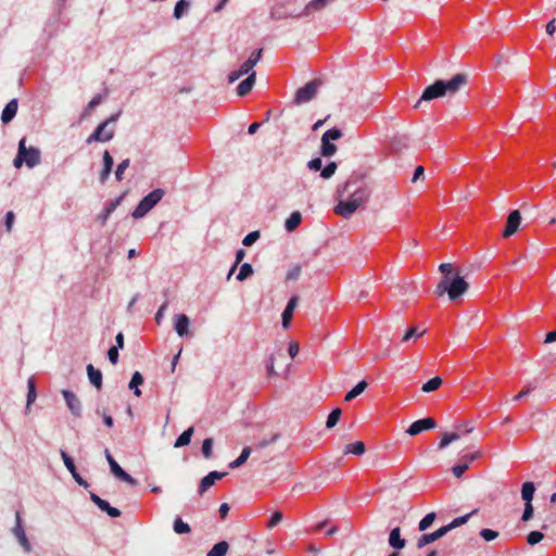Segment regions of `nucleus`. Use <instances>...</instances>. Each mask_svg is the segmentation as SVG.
<instances>
[{
    "instance_id": "1",
    "label": "nucleus",
    "mask_w": 556,
    "mask_h": 556,
    "mask_svg": "<svg viewBox=\"0 0 556 556\" xmlns=\"http://www.w3.org/2000/svg\"><path fill=\"white\" fill-rule=\"evenodd\" d=\"M468 289L469 283L457 273L453 276H443L437 286L435 293L440 296L446 293L450 301L456 302Z\"/></svg>"
},
{
    "instance_id": "63",
    "label": "nucleus",
    "mask_w": 556,
    "mask_h": 556,
    "mask_svg": "<svg viewBox=\"0 0 556 556\" xmlns=\"http://www.w3.org/2000/svg\"><path fill=\"white\" fill-rule=\"evenodd\" d=\"M239 71L241 72L242 75H248V76L252 72H255L254 67L252 66V64L248 60L240 66Z\"/></svg>"
},
{
    "instance_id": "7",
    "label": "nucleus",
    "mask_w": 556,
    "mask_h": 556,
    "mask_svg": "<svg viewBox=\"0 0 556 556\" xmlns=\"http://www.w3.org/2000/svg\"><path fill=\"white\" fill-rule=\"evenodd\" d=\"M441 83V87L444 96H454L463 87H465L468 83V75L464 73H458L454 75L451 79L444 80L439 79Z\"/></svg>"
},
{
    "instance_id": "2",
    "label": "nucleus",
    "mask_w": 556,
    "mask_h": 556,
    "mask_svg": "<svg viewBox=\"0 0 556 556\" xmlns=\"http://www.w3.org/2000/svg\"><path fill=\"white\" fill-rule=\"evenodd\" d=\"M369 192L366 188H358L355 190L348 200H341L334 207L336 214L349 218L357 208L366 202Z\"/></svg>"
},
{
    "instance_id": "49",
    "label": "nucleus",
    "mask_w": 556,
    "mask_h": 556,
    "mask_svg": "<svg viewBox=\"0 0 556 556\" xmlns=\"http://www.w3.org/2000/svg\"><path fill=\"white\" fill-rule=\"evenodd\" d=\"M102 101V96L101 94H97L92 98V100L88 103L85 112H84V115L87 116L90 114V112L97 108Z\"/></svg>"
},
{
    "instance_id": "17",
    "label": "nucleus",
    "mask_w": 556,
    "mask_h": 556,
    "mask_svg": "<svg viewBox=\"0 0 556 556\" xmlns=\"http://www.w3.org/2000/svg\"><path fill=\"white\" fill-rule=\"evenodd\" d=\"M299 299L298 296H292L288 303L286 308L282 312L281 315V324L285 329H288L292 319L293 312L295 307L298 306Z\"/></svg>"
},
{
    "instance_id": "46",
    "label": "nucleus",
    "mask_w": 556,
    "mask_h": 556,
    "mask_svg": "<svg viewBox=\"0 0 556 556\" xmlns=\"http://www.w3.org/2000/svg\"><path fill=\"white\" fill-rule=\"evenodd\" d=\"M544 538V534L540 531H531L527 536V542L529 545H535L540 543Z\"/></svg>"
},
{
    "instance_id": "24",
    "label": "nucleus",
    "mask_w": 556,
    "mask_h": 556,
    "mask_svg": "<svg viewBox=\"0 0 556 556\" xmlns=\"http://www.w3.org/2000/svg\"><path fill=\"white\" fill-rule=\"evenodd\" d=\"M27 397H26V407L25 413H28L30 410L31 404L37 399V391H36V383L34 377L28 378L27 380Z\"/></svg>"
},
{
    "instance_id": "16",
    "label": "nucleus",
    "mask_w": 556,
    "mask_h": 556,
    "mask_svg": "<svg viewBox=\"0 0 556 556\" xmlns=\"http://www.w3.org/2000/svg\"><path fill=\"white\" fill-rule=\"evenodd\" d=\"M90 500L98 506L99 509L105 511L110 517L116 518L121 516V510L112 507L109 502L102 500L96 493H90Z\"/></svg>"
},
{
    "instance_id": "14",
    "label": "nucleus",
    "mask_w": 556,
    "mask_h": 556,
    "mask_svg": "<svg viewBox=\"0 0 556 556\" xmlns=\"http://www.w3.org/2000/svg\"><path fill=\"white\" fill-rule=\"evenodd\" d=\"M447 530L445 528V526L439 528L438 530H435L434 532H431V533H425L422 535H420L416 542V546L417 548L421 549L424 548L425 546L438 541L439 539L443 538L445 534H447Z\"/></svg>"
},
{
    "instance_id": "62",
    "label": "nucleus",
    "mask_w": 556,
    "mask_h": 556,
    "mask_svg": "<svg viewBox=\"0 0 556 556\" xmlns=\"http://www.w3.org/2000/svg\"><path fill=\"white\" fill-rule=\"evenodd\" d=\"M481 457V452H475V453H471V454H466L462 457V460L464 463H468V465L477 459H479Z\"/></svg>"
},
{
    "instance_id": "47",
    "label": "nucleus",
    "mask_w": 556,
    "mask_h": 556,
    "mask_svg": "<svg viewBox=\"0 0 556 556\" xmlns=\"http://www.w3.org/2000/svg\"><path fill=\"white\" fill-rule=\"evenodd\" d=\"M258 238H260V231H257V230L251 231L243 238L242 244L244 247H251L253 243H255L258 240Z\"/></svg>"
},
{
    "instance_id": "12",
    "label": "nucleus",
    "mask_w": 556,
    "mask_h": 556,
    "mask_svg": "<svg viewBox=\"0 0 556 556\" xmlns=\"http://www.w3.org/2000/svg\"><path fill=\"white\" fill-rule=\"evenodd\" d=\"M62 395L65 400L66 406L71 414L75 417H80L83 412V406L80 400L77 395L70 390H62Z\"/></svg>"
},
{
    "instance_id": "37",
    "label": "nucleus",
    "mask_w": 556,
    "mask_h": 556,
    "mask_svg": "<svg viewBox=\"0 0 556 556\" xmlns=\"http://www.w3.org/2000/svg\"><path fill=\"white\" fill-rule=\"evenodd\" d=\"M441 384H442V379L437 376V377H433L430 380H428L426 383H424L421 387V390L425 393H430V392L439 389Z\"/></svg>"
},
{
    "instance_id": "10",
    "label": "nucleus",
    "mask_w": 556,
    "mask_h": 556,
    "mask_svg": "<svg viewBox=\"0 0 556 556\" xmlns=\"http://www.w3.org/2000/svg\"><path fill=\"white\" fill-rule=\"evenodd\" d=\"M318 85L319 84L317 80H312L302 88L298 89L294 97V102L296 104H302L311 101L317 92Z\"/></svg>"
},
{
    "instance_id": "53",
    "label": "nucleus",
    "mask_w": 556,
    "mask_h": 556,
    "mask_svg": "<svg viewBox=\"0 0 556 556\" xmlns=\"http://www.w3.org/2000/svg\"><path fill=\"white\" fill-rule=\"evenodd\" d=\"M468 468H469L468 467V463H464L463 462L460 464L455 465L452 468V471H453L455 477L460 478Z\"/></svg>"
},
{
    "instance_id": "22",
    "label": "nucleus",
    "mask_w": 556,
    "mask_h": 556,
    "mask_svg": "<svg viewBox=\"0 0 556 556\" xmlns=\"http://www.w3.org/2000/svg\"><path fill=\"white\" fill-rule=\"evenodd\" d=\"M17 108L18 103L16 99H12L7 103L1 114V121L3 124L10 123L15 117Z\"/></svg>"
},
{
    "instance_id": "18",
    "label": "nucleus",
    "mask_w": 556,
    "mask_h": 556,
    "mask_svg": "<svg viewBox=\"0 0 556 556\" xmlns=\"http://www.w3.org/2000/svg\"><path fill=\"white\" fill-rule=\"evenodd\" d=\"M190 319L185 314H178L175 316V331L182 338L189 334Z\"/></svg>"
},
{
    "instance_id": "52",
    "label": "nucleus",
    "mask_w": 556,
    "mask_h": 556,
    "mask_svg": "<svg viewBox=\"0 0 556 556\" xmlns=\"http://www.w3.org/2000/svg\"><path fill=\"white\" fill-rule=\"evenodd\" d=\"M245 256V251L243 249H239L236 253V261L235 264L231 266L228 278L232 275V273L236 270L237 266L241 263L243 257Z\"/></svg>"
},
{
    "instance_id": "21",
    "label": "nucleus",
    "mask_w": 556,
    "mask_h": 556,
    "mask_svg": "<svg viewBox=\"0 0 556 556\" xmlns=\"http://www.w3.org/2000/svg\"><path fill=\"white\" fill-rule=\"evenodd\" d=\"M256 80V72H252L245 79H243L237 87V94L244 97L251 92Z\"/></svg>"
},
{
    "instance_id": "42",
    "label": "nucleus",
    "mask_w": 556,
    "mask_h": 556,
    "mask_svg": "<svg viewBox=\"0 0 556 556\" xmlns=\"http://www.w3.org/2000/svg\"><path fill=\"white\" fill-rule=\"evenodd\" d=\"M253 274V267L249 263H243L240 267L239 274L237 275V279L239 281H243L249 278Z\"/></svg>"
},
{
    "instance_id": "54",
    "label": "nucleus",
    "mask_w": 556,
    "mask_h": 556,
    "mask_svg": "<svg viewBox=\"0 0 556 556\" xmlns=\"http://www.w3.org/2000/svg\"><path fill=\"white\" fill-rule=\"evenodd\" d=\"M282 518H283L282 513L275 511L271 515V517H270V519H269V521L267 523V528L271 529V528L276 527L282 520Z\"/></svg>"
},
{
    "instance_id": "34",
    "label": "nucleus",
    "mask_w": 556,
    "mask_h": 556,
    "mask_svg": "<svg viewBox=\"0 0 556 556\" xmlns=\"http://www.w3.org/2000/svg\"><path fill=\"white\" fill-rule=\"evenodd\" d=\"M366 447L362 441H356L354 443L345 445V454H353L356 456H361L365 453Z\"/></svg>"
},
{
    "instance_id": "51",
    "label": "nucleus",
    "mask_w": 556,
    "mask_h": 556,
    "mask_svg": "<svg viewBox=\"0 0 556 556\" xmlns=\"http://www.w3.org/2000/svg\"><path fill=\"white\" fill-rule=\"evenodd\" d=\"M214 483H215V482H214L211 478H208V476H205V477L201 480V482H200V486H199V494H200V495H203V494H204V492H205L208 488H211Z\"/></svg>"
},
{
    "instance_id": "15",
    "label": "nucleus",
    "mask_w": 556,
    "mask_h": 556,
    "mask_svg": "<svg viewBox=\"0 0 556 556\" xmlns=\"http://www.w3.org/2000/svg\"><path fill=\"white\" fill-rule=\"evenodd\" d=\"M521 223V214L518 210H514L507 217L506 227L503 231V237L508 238L517 232Z\"/></svg>"
},
{
    "instance_id": "28",
    "label": "nucleus",
    "mask_w": 556,
    "mask_h": 556,
    "mask_svg": "<svg viewBox=\"0 0 556 556\" xmlns=\"http://www.w3.org/2000/svg\"><path fill=\"white\" fill-rule=\"evenodd\" d=\"M368 383L365 380L359 381L352 390H350L346 394L344 400L346 402H350L361 395L365 389L367 388Z\"/></svg>"
},
{
    "instance_id": "35",
    "label": "nucleus",
    "mask_w": 556,
    "mask_h": 556,
    "mask_svg": "<svg viewBox=\"0 0 556 556\" xmlns=\"http://www.w3.org/2000/svg\"><path fill=\"white\" fill-rule=\"evenodd\" d=\"M251 455V447L247 446L241 451V454L237 459L229 464L230 469H236L242 466Z\"/></svg>"
},
{
    "instance_id": "25",
    "label": "nucleus",
    "mask_w": 556,
    "mask_h": 556,
    "mask_svg": "<svg viewBox=\"0 0 556 556\" xmlns=\"http://www.w3.org/2000/svg\"><path fill=\"white\" fill-rule=\"evenodd\" d=\"M87 375L90 383L100 390L102 387V372L89 364L87 365Z\"/></svg>"
},
{
    "instance_id": "45",
    "label": "nucleus",
    "mask_w": 556,
    "mask_h": 556,
    "mask_svg": "<svg viewBox=\"0 0 556 556\" xmlns=\"http://www.w3.org/2000/svg\"><path fill=\"white\" fill-rule=\"evenodd\" d=\"M60 454H61L62 460H63L66 469L70 472L77 470L73 458L65 451L61 450Z\"/></svg>"
},
{
    "instance_id": "61",
    "label": "nucleus",
    "mask_w": 556,
    "mask_h": 556,
    "mask_svg": "<svg viewBox=\"0 0 556 556\" xmlns=\"http://www.w3.org/2000/svg\"><path fill=\"white\" fill-rule=\"evenodd\" d=\"M73 479L83 488L87 489L89 483L78 473L77 470L71 472Z\"/></svg>"
},
{
    "instance_id": "59",
    "label": "nucleus",
    "mask_w": 556,
    "mask_h": 556,
    "mask_svg": "<svg viewBox=\"0 0 556 556\" xmlns=\"http://www.w3.org/2000/svg\"><path fill=\"white\" fill-rule=\"evenodd\" d=\"M262 53H263V49H256L251 53L248 61L252 64L253 67L260 62V60L262 58Z\"/></svg>"
},
{
    "instance_id": "41",
    "label": "nucleus",
    "mask_w": 556,
    "mask_h": 556,
    "mask_svg": "<svg viewBox=\"0 0 556 556\" xmlns=\"http://www.w3.org/2000/svg\"><path fill=\"white\" fill-rule=\"evenodd\" d=\"M340 417H341L340 408H334L333 410H331V413L327 417L326 427L328 429L333 428L338 424Z\"/></svg>"
},
{
    "instance_id": "20",
    "label": "nucleus",
    "mask_w": 556,
    "mask_h": 556,
    "mask_svg": "<svg viewBox=\"0 0 556 556\" xmlns=\"http://www.w3.org/2000/svg\"><path fill=\"white\" fill-rule=\"evenodd\" d=\"M113 165H114V160H113L112 155L110 154V152L108 150H105L103 153V168L100 172V176H99L101 184H105L106 180L109 179L112 168H113Z\"/></svg>"
},
{
    "instance_id": "58",
    "label": "nucleus",
    "mask_w": 556,
    "mask_h": 556,
    "mask_svg": "<svg viewBox=\"0 0 556 556\" xmlns=\"http://www.w3.org/2000/svg\"><path fill=\"white\" fill-rule=\"evenodd\" d=\"M279 439V434L275 433L269 439H263L257 443L258 448H265L268 445L275 443Z\"/></svg>"
},
{
    "instance_id": "56",
    "label": "nucleus",
    "mask_w": 556,
    "mask_h": 556,
    "mask_svg": "<svg viewBox=\"0 0 556 556\" xmlns=\"http://www.w3.org/2000/svg\"><path fill=\"white\" fill-rule=\"evenodd\" d=\"M533 506L531 503H526L525 504V509H523V514L521 516V520L522 521H528L530 520L532 517H533Z\"/></svg>"
},
{
    "instance_id": "50",
    "label": "nucleus",
    "mask_w": 556,
    "mask_h": 556,
    "mask_svg": "<svg viewBox=\"0 0 556 556\" xmlns=\"http://www.w3.org/2000/svg\"><path fill=\"white\" fill-rule=\"evenodd\" d=\"M480 536L486 542L493 541L498 536V532L492 529H482L480 531Z\"/></svg>"
},
{
    "instance_id": "3",
    "label": "nucleus",
    "mask_w": 556,
    "mask_h": 556,
    "mask_svg": "<svg viewBox=\"0 0 556 556\" xmlns=\"http://www.w3.org/2000/svg\"><path fill=\"white\" fill-rule=\"evenodd\" d=\"M41 161V153L38 148L26 147V139L22 138L18 142L17 154L13 160V165L15 168H21L25 163L27 167L34 168Z\"/></svg>"
},
{
    "instance_id": "6",
    "label": "nucleus",
    "mask_w": 556,
    "mask_h": 556,
    "mask_svg": "<svg viewBox=\"0 0 556 556\" xmlns=\"http://www.w3.org/2000/svg\"><path fill=\"white\" fill-rule=\"evenodd\" d=\"M342 136V131L337 127H333L325 131L321 136L320 154L326 157L332 156L337 152V146L331 141L338 140Z\"/></svg>"
},
{
    "instance_id": "43",
    "label": "nucleus",
    "mask_w": 556,
    "mask_h": 556,
    "mask_svg": "<svg viewBox=\"0 0 556 556\" xmlns=\"http://www.w3.org/2000/svg\"><path fill=\"white\" fill-rule=\"evenodd\" d=\"M337 167L338 165L336 162L328 163L325 167L321 168L320 177L324 179L331 178L334 175Z\"/></svg>"
},
{
    "instance_id": "60",
    "label": "nucleus",
    "mask_w": 556,
    "mask_h": 556,
    "mask_svg": "<svg viewBox=\"0 0 556 556\" xmlns=\"http://www.w3.org/2000/svg\"><path fill=\"white\" fill-rule=\"evenodd\" d=\"M108 357L109 361L112 364H116L118 361V348L117 346H111L108 351Z\"/></svg>"
},
{
    "instance_id": "36",
    "label": "nucleus",
    "mask_w": 556,
    "mask_h": 556,
    "mask_svg": "<svg viewBox=\"0 0 556 556\" xmlns=\"http://www.w3.org/2000/svg\"><path fill=\"white\" fill-rule=\"evenodd\" d=\"M173 530L177 534H187L190 533L191 528L180 517H176L173 523Z\"/></svg>"
},
{
    "instance_id": "38",
    "label": "nucleus",
    "mask_w": 556,
    "mask_h": 556,
    "mask_svg": "<svg viewBox=\"0 0 556 556\" xmlns=\"http://www.w3.org/2000/svg\"><path fill=\"white\" fill-rule=\"evenodd\" d=\"M437 518V514L435 513H429L427 514L418 523V530L424 532L426 530H428L431 525L433 523V521L435 520Z\"/></svg>"
},
{
    "instance_id": "29",
    "label": "nucleus",
    "mask_w": 556,
    "mask_h": 556,
    "mask_svg": "<svg viewBox=\"0 0 556 556\" xmlns=\"http://www.w3.org/2000/svg\"><path fill=\"white\" fill-rule=\"evenodd\" d=\"M142 383H143L142 375L139 371H135L130 379L128 388L134 391V394L136 396H140L141 390L138 387L141 386Z\"/></svg>"
},
{
    "instance_id": "19",
    "label": "nucleus",
    "mask_w": 556,
    "mask_h": 556,
    "mask_svg": "<svg viewBox=\"0 0 556 556\" xmlns=\"http://www.w3.org/2000/svg\"><path fill=\"white\" fill-rule=\"evenodd\" d=\"M124 199V194L117 197L113 201H111L103 210L101 214L98 215V220L103 226L105 225L106 220L111 216V214L121 205L122 201Z\"/></svg>"
},
{
    "instance_id": "26",
    "label": "nucleus",
    "mask_w": 556,
    "mask_h": 556,
    "mask_svg": "<svg viewBox=\"0 0 556 556\" xmlns=\"http://www.w3.org/2000/svg\"><path fill=\"white\" fill-rule=\"evenodd\" d=\"M302 222V215L300 212H293L291 213V215L287 218L286 223H285V228L287 231L291 232L293 231L294 229H296L299 227V225L301 224Z\"/></svg>"
},
{
    "instance_id": "32",
    "label": "nucleus",
    "mask_w": 556,
    "mask_h": 556,
    "mask_svg": "<svg viewBox=\"0 0 556 556\" xmlns=\"http://www.w3.org/2000/svg\"><path fill=\"white\" fill-rule=\"evenodd\" d=\"M190 1L188 0H179L175 4L173 16L176 20H180L189 10Z\"/></svg>"
},
{
    "instance_id": "30",
    "label": "nucleus",
    "mask_w": 556,
    "mask_h": 556,
    "mask_svg": "<svg viewBox=\"0 0 556 556\" xmlns=\"http://www.w3.org/2000/svg\"><path fill=\"white\" fill-rule=\"evenodd\" d=\"M476 513H477V509H473L472 511H470L467 515H464V516L453 519L450 523L445 525L447 532L452 531L453 529H455L457 527L465 525L469 520V518L472 515H475Z\"/></svg>"
},
{
    "instance_id": "4",
    "label": "nucleus",
    "mask_w": 556,
    "mask_h": 556,
    "mask_svg": "<svg viewBox=\"0 0 556 556\" xmlns=\"http://www.w3.org/2000/svg\"><path fill=\"white\" fill-rule=\"evenodd\" d=\"M165 191L161 188L152 190L138 203L131 213V216L136 219L146 216L164 197Z\"/></svg>"
},
{
    "instance_id": "13",
    "label": "nucleus",
    "mask_w": 556,
    "mask_h": 556,
    "mask_svg": "<svg viewBox=\"0 0 556 556\" xmlns=\"http://www.w3.org/2000/svg\"><path fill=\"white\" fill-rule=\"evenodd\" d=\"M437 426L435 420L430 417H426L414 421L407 429L406 433L414 437L422 431L434 429Z\"/></svg>"
},
{
    "instance_id": "57",
    "label": "nucleus",
    "mask_w": 556,
    "mask_h": 556,
    "mask_svg": "<svg viewBox=\"0 0 556 556\" xmlns=\"http://www.w3.org/2000/svg\"><path fill=\"white\" fill-rule=\"evenodd\" d=\"M307 167L311 169V170H320L321 172V168H323V161L320 157H314L308 163H307Z\"/></svg>"
},
{
    "instance_id": "48",
    "label": "nucleus",
    "mask_w": 556,
    "mask_h": 556,
    "mask_svg": "<svg viewBox=\"0 0 556 556\" xmlns=\"http://www.w3.org/2000/svg\"><path fill=\"white\" fill-rule=\"evenodd\" d=\"M213 439L207 438L202 443V454L205 458H210L212 456V447H213Z\"/></svg>"
},
{
    "instance_id": "5",
    "label": "nucleus",
    "mask_w": 556,
    "mask_h": 556,
    "mask_svg": "<svg viewBox=\"0 0 556 556\" xmlns=\"http://www.w3.org/2000/svg\"><path fill=\"white\" fill-rule=\"evenodd\" d=\"M119 114L112 115L106 121L102 122L97 126L94 131L87 138L86 143L90 144L92 142H108L114 137L113 129H106L110 123H114Z\"/></svg>"
},
{
    "instance_id": "11",
    "label": "nucleus",
    "mask_w": 556,
    "mask_h": 556,
    "mask_svg": "<svg viewBox=\"0 0 556 556\" xmlns=\"http://www.w3.org/2000/svg\"><path fill=\"white\" fill-rule=\"evenodd\" d=\"M442 97H445V96L443 93L441 83L439 81V79H437L432 85L428 86L424 90L420 99L417 101V103L414 105V108L418 109L424 101L427 102V101H431V100L442 98Z\"/></svg>"
},
{
    "instance_id": "55",
    "label": "nucleus",
    "mask_w": 556,
    "mask_h": 556,
    "mask_svg": "<svg viewBox=\"0 0 556 556\" xmlns=\"http://www.w3.org/2000/svg\"><path fill=\"white\" fill-rule=\"evenodd\" d=\"M301 266L300 265H295L294 267H292L288 273H287V276H286V279L287 280H296L300 275H301Z\"/></svg>"
},
{
    "instance_id": "44",
    "label": "nucleus",
    "mask_w": 556,
    "mask_h": 556,
    "mask_svg": "<svg viewBox=\"0 0 556 556\" xmlns=\"http://www.w3.org/2000/svg\"><path fill=\"white\" fill-rule=\"evenodd\" d=\"M129 165H130V160L129 159L123 160L117 165L116 170H115V178H116L117 181H122L123 180L124 173L129 167Z\"/></svg>"
},
{
    "instance_id": "40",
    "label": "nucleus",
    "mask_w": 556,
    "mask_h": 556,
    "mask_svg": "<svg viewBox=\"0 0 556 556\" xmlns=\"http://www.w3.org/2000/svg\"><path fill=\"white\" fill-rule=\"evenodd\" d=\"M459 438H460L459 434L456 432L444 433L442 435L441 442L439 444V448L443 450V448L447 447L452 442L458 440Z\"/></svg>"
},
{
    "instance_id": "9",
    "label": "nucleus",
    "mask_w": 556,
    "mask_h": 556,
    "mask_svg": "<svg viewBox=\"0 0 556 556\" xmlns=\"http://www.w3.org/2000/svg\"><path fill=\"white\" fill-rule=\"evenodd\" d=\"M12 533L16 538L17 542L23 547V549L26 553H29L31 551V545H30L28 538L26 535V532L23 528L22 517H21L20 511L15 513V526L12 529Z\"/></svg>"
},
{
    "instance_id": "8",
    "label": "nucleus",
    "mask_w": 556,
    "mask_h": 556,
    "mask_svg": "<svg viewBox=\"0 0 556 556\" xmlns=\"http://www.w3.org/2000/svg\"><path fill=\"white\" fill-rule=\"evenodd\" d=\"M104 454H105V458L110 465V468H111V471L112 473L119 480L130 484V485H137V480L134 479L129 473H127L118 464L117 462L113 458V456L111 455L110 451L106 448L104 451Z\"/></svg>"
},
{
    "instance_id": "23",
    "label": "nucleus",
    "mask_w": 556,
    "mask_h": 556,
    "mask_svg": "<svg viewBox=\"0 0 556 556\" xmlns=\"http://www.w3.org/2000/svg\"><path fill=\"white\" fill-rule=\"evenodd\" d=\"M389 544L394 549H402L406 545V541L401 536V529L399 527L391 530L389 534Z\"/></svg>"
},
{
    "instance_id": "39",
    "label": "nucleus",
    "mask_w": 556,
    "mask_h": 556,
    "mask_svg": "<svg viewBox=\"0 0 556 556\" xmlns=\"http://www.w3.org/2000/svg\"><path fill=\"white\" fill-rule=\"evenodd\" d=\"M426 333V330H421L419 331L418 328L416 327H412L409 328L405 334L403 336L402 338V342L403 343H407L408 341H410L412 339H417V338H420L422 337L424 334Z\"/></svg>"
},
{
    "instance_id": "33",
    "label": "nucleus",
    "mask_w": 556,
    "mask_h": 556,
    "mask_svg": "<svg viewBox=\"0 0 556 556\" xmlns=\"http://www.w3.org/2000/svg\"><path fill=\"white\" fill-rule=\"evenodd\" d=\"M229 545L226 541L216 543L207 553V556H226Z\"/></svg>"
},
{
    "instance_id": "64",
    "label": "nucleus",
    "mask_w": 556,
    "mask_h": 556,
    "mask_svg": "<svg viewBox=\"0 0 556 556\" xmlns=\"http://www.w3.org/2000/svg\"><path fill=\"white\" fill-rule=\"evenodd\" d=\"M439 270L444 275V276H451L452 271H453V266L452 264L450 263H442L440 266H439Z\"/></svg>"
},
{
    "instance_id": "31",
    "label": "nucleus",
    "mask_w": 556,
    "mask_h": 556,
    "mask_svg": "<svg viewBox=\"0 0 556 556\" xmlns=\"http://www.w3.org/2000/svg\"><path fill=\"white\" fill-rule=\"evenodd\" d=\"M535 492V485L533 482H525L521 488V497L526 503H531Z\"/></svg>"
},
{
    "instance_id": "27",
    "label": "nucleus",
    "mask_w": 556,
    "mask_h": 556,
    "mask_svg": "<svg viewBox=\"0 0 556 556\" xmlns=\"http://www.w3.org/2000/svg\"><path fill=\"white\" fill-rule=\"evenodd\" d=\"M194 429L193 427H189L187 430H185L175 441L174 447H182L190 443L191 438L193 435Z\"/></svg>"
}]
</instances>
